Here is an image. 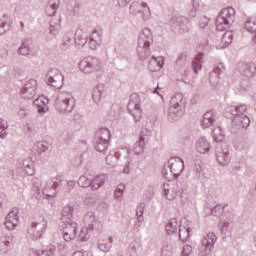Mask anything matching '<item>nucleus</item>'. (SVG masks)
Here are the masks:
<instances>
[{
  "label": "nucleus",
  "mask_w": 256,
  "mask_h": 256,
  "mask_svg": "<svg viewBox=\"0 0 256 256\" xmlns=\"http://www.w3.org/2000/svg\"><path fill=\"white\" fill-rule=\"evenodd\" d=\"M153 43V34L151 29L144 28L138 37L137 53L140 61L148 60V69L151 72L162 69L165 59L163 57L151 56V44Z\"/></svg>",
  "instance_id": "obj_1"
},
{
  "label": "nucleus",
  "mask_w": 256,
  "mask_h": 256,
  "mask_svg": "<svg viewBox=\"0 0 256 256\" xmlns=\"http://www.w3.org/2000/svg\"><path fill=\"white\" fill-rule=\"evenodd\" d=\"M218 227L222 237H229L235 227V212L228 214L226 217L221 218Z\"/></svg>",
  "instance_id": "obj_13"
},
{
  "label": "nucleus",
  "mask_w": 256,
  "mask_h": 256,
  "mask_svg": "<svg viewBox=\"0 0 256 256\" xmlns=\"http://www.w3.org/2000/svg\"><path fill=\"white\" fill-rule=\"evenodd\" d=\"M244 27H245L246 31H248V33H254V35L252 36V41L256 45V19L253 20V19L249 18L245 22Z\"/></svg>",
  "instance_id": "obj_42"
},
{
  "label": "nucleus",
  "mask_w": 256,
  "mask_h": 256,
  "mask_svg": "<svg viewBox=\"0 0 256 256\" xmlns=\"http://www.w3.org/2000/svg\"><path fill=\"white\" fill-rule=\"evenodd\" d=\"M59 0H49L48 6L46 8V13L49 17H53L55 13H57V9H59Z\"/></svg>",
  "instance_id": "obj_44"
},
{
  "label": "nucleus",
  "mask_w": 256,
  "mask_h": 256,
  "mask_svg": "<svg viewBox=\"0 0 256 256\" xmlns=\"http://www.w3.org/2000/svg\"><path fill=\"white\" fill-rule=\"evenodd\" d=\"M73 211H75L73 206H64L61 217L63 223H67L73 219Z\"/></svg>",
  "instance_id": "obj_45"
},
{
  "label": "nucleus",
  "mask_w": 256,
  "mask_h": 256,
  "mask_svg": "<svg viewBox=\"0 0 256 256\" xmlns=\"http://www.w3.org/2000/svg\"><path fill=\"white\" fill-rule=\"evenodd\" d=\"M105 181H107V177L105 176V174H99L97 176H94L93 178H91L90 188L92 189V191H97L105 185Z\"/></svg>",
  "instance_id": "obj_35"
},
{
  "label": "nucleus",
  "mask_w": 256,
  "mask_h": 256,
  "mask_svg": "<svg viewBox=\"0 0 256 256\" xmlns=\"http://www.w3.org/2000/svg\"><path fill=\"white\" fill-rule=\"evenodd\" d=\"M124 191H125V184L123 183L119 184L114 191V196L116 197V199H119V197H123Z\"/></svg>",
  "instance_id": "obj_56"
},
{
  "label": "nucleus",
  "mask_w": 256,
  "mask_h": 256,
  "mask_svg": "<svg viewBox=\"0 0 256 256\" xmlns=\"http://www.w3.org/2000/svg\"><path fill=\"white\" fill-rule=\"evenodd\" d=\"M196 151L201 155H207L211 151V143L207 141V138L201 137L197 140Z\"/></svg>",
  "instance_id": "obj_31"
},
{
  "label": "nucleus",
  "mask_w": 256,
  "mask_h": 256,
  "mask_svg": "<svg viewBox=\"0 0 256 256\" xmlns=\"http://www.w3.org/2000/svg\"><path fill=\"white\" fill-rule=\"evenodd\" d=\"M77 223L73 221L63 222L62 233L63 239L67 243H71L77 237Z\"/></svg>",
  "instance_id": "obj_17"
},
{
  "label": "nucleus",
  "mask_w": 256,
  "mask_h": 256,
  "mask_svg": "<svg viewBox=\"0 0 256 256\" xmlns=\"http://www.w3.org/2000/svg\"><path fill=\"white\" fill-rule=\"evenodd\" d=\"M233 23H235V8H223L216 18L217 31H227Z\"/></svg>",
  "instance_id": "obj_7"
},
{
  "label": "nucleus",
  "mask_w": 256,
  "mask_h": 256,
  "mask_svg": "<svg viewBox=\"0 0 256 256\" xmlns=\"http://www.w3.org/2000/svg\"><path fill=\"white\" fill-rule=\"evenodd\" d=\"M210 21H211V19H209V17H206V16L200 17V20L198 23L200 29H205V27H207L209 25Z\"/></svg>",
  "instance_id": "obj_57"
},
{
  "label": "nucleus",
  "mask_w": 256,
  "mask_h": 256,
  "mask_svg": "<svg viewBox=\"0 0 256 256\" xmlns=\"http://www.w3.org/2000/svg\"><path fill=\"white\" fill-rule=\"evenodd\" d=\"M63 185V180L61 179V176H57L55 178H52L51 180H48L46 185L43 188V194L47 197H55L57 195V192L59 191V187Z\"/></svg>",
  "instance_id": "obj_16"
},
{
  "label": "nucleus",
  "mask_w": 256,
  "mask_h": 256,
  "mask_svg": "<svg viewBox=\"0 0 256 256\" xmlns=\"http://www.w3.org/2000/svg\"><path fill=\"white\" fill-rule=\"evenodd\" d=\"M217 121V115L215 111L209 110L203 115L202 127L208 129V127H213Z\"/></svg>",
  "instance_id": "obj_32"
},
{
  "label": "nucleus",
  "mask_w": 256,
  "mask_h": 256,
  "mask_svg": "<svg viewBox=\"0 0 256 256\" xmlns=\"http://www.w3.org/2000/svg\"><path fill=\"white\" fill-rule=\"evenodd\" d=\"M181 225H182L181 222H179L177 218L170 219L165 226L167 235H173V233H177Z\"/></svg>",
  "instance_id": "obj_38"
},
{
  "label": "nucleus",
  "mask_w": 256,
  "mask_h": 256,
  "mask_svg": "<svg viewBox=\"0 0 256 256\" xmlns=\"http://www.w3.org/2000/svg\"><path fill=\"white\" fill-rule=\"evenodd\" d=\"M18 55H23L24 57H27V55H36V51L33 50V40L31 39H26L24 40L18 51H17Z\"/></svg>",
  "instance_id": "obj_24"
},
{
  "label": "nucleus",
  "mask_w": 256,
  "mask_h": 256,
  "mask_svg": "<svg viewBox=\"0 0 256 256\" xmlns=\"http://www.w3.org/2000/svg\"><path fill=\"white\" fill-rule=\"evenodd\" d=\"M47 231V220L45 217L39 216L38 219L31 222L28 228V235L32 241H37L43 237V233Z\"/></svg>",
  "instance_id": "obj_8"
},
{
  "label": "nucleus",
  "mask_w": 256,
  "mask_h": 256,
  "mask_svg": "<svg viewBox=\"0 0 256 256\" xmlns=\"http://www.w3.org/2000/svg\"><path fill=\"white\" fill-rule=\"evenodd\" d=\"M2 243L5 245V247H11L13 245V238L6 236L2 239Z\"/></svg>",
  "instance_id": "obj_60"
},
{
  "label": "nucleus",
  "mask_w": 256,
  "mask_h": 256,
  "mask_svg": "<svg viewBox=\"0 0 256 256\" xmlns=\"http://www.w3.org/2000/svg\"><path fill=\"white\" fill-rule=\"evenodd\" d=\"M90 237L89 228L87 227H83L78 234L79 241H89Z\"/></svg>",
  "instance_id": "obj_52"
},
{
  "label": "nucleus",
  "mask_w": 256,
  "mask_h": 256,
  "mask_svg": "<svg viewBox=\"0 0 256 256\" xmlns=\"http://www.w3.org/2000/svg\"><path fill=\"white\" fill-rule=\"evenodd\" d=\"M170 27L174 33H189V18L174 16L170 20Z\"/></svg>",
  "instance_id": "obj_14"
},
{
  "label": "nucleus",
  "mask_w": 256,
  "mask_h": 256,
  "mask_svg": "<svg viewBox=\"0 0 256 256\" xmlns=\"http://www.w3.org/2000/svg\"><path fill=\"white\" fill-rule=\"evenodd\" d=\"M193 248L190 245H185L182 250V256H191Z\"/></svg>",
  "instance_id": "obj_59"
},
{
  "label": "nucleus",
  "mask_w": 256,
  "mask_h": 256,
  "mask_svg": "<svg viewBox=\"0 0 256 256\" xmlns=\"http://www.w3.org/2000/svg\"><path fill=\"white\" fill-rule=\"evenodd\" d=\"M145 145H147V141H145V137L140 135L139 140L134 144V153L135 155H141L145 151Z\"/></svg>",
  "instance_id": "obj_43"
},
{
  "label": "nucleus",
  "mask_w": 256,
  "mask_h": 256,
  "mask_svg": "<svg viewBox=\"0 0 256 256\" xmlns=\"http://www.w3.org/2000/svg\"><path fill=\"white\" fill-rule=\"evenodd\" d=\"M216 161L222 167H227L231 163V150L227 143H220L215 148Z\"/></svg>",
  "instance_id": "obj_10"
},
{
  "label": "nucleus",
  "mask_w": 256,
  "mask_h": 256,
  "mask_svg": "<svg viewBox=\"0 0 256 256\" xmlns=\"http://www.w3.org/2000/svg\"><path fill=\"white\" fill-rule=\"evenodd\" d=\"M129 3H131V0H118L119 7H126Z\"/></svg>",
  "instance_id": "obj_63"
},
{
  "label": "nucleus",
  "mask_w": 256,
  "mask_h": 256,
  "mask_svg": "<svg viewBox=\"0 0 256 256\" xmlns=\"http://www.w3.org/2000/svg\"><path fill=\"white\" fill-rule=\"evenodd\" d=\"M101 97H103V86H96L93 88L92 98L96 105L101 103Z\"/></svg>",
  "instance_id": "obj_46"
},
{
  "label": "nucleus",
  "mask_w": 256,
  "mask_h": 256,
  "mask_svg": "<svg viewBox=\"0 0 256 256\" xmlns=\"http://www.w3.org/2000/svg\"><path fill=\"white\" fill-rule=\"evenodd\" d=\"M205 58V53L199 52L192 61L193 73L197 75L201 69H203V59Z\"/></svg>",
  "instance_id": "obj_37"
},
{
  "label": "nucleus",
  "mask_w": 256,
  "mask_h": 256,
  "mask_svg": "<svg viewBox=\"0 0 256 256\" xmlns=\"http://www.w3.org/2000/svg\"><path fill=\"white\" fill-rule=\"evenodd\" d=\"M30 113H31V110H29V108L21 107L18 109L17 115L19 119H26V117H29Z\"/></svg>",
  "instance_id": "obj_55"
},
{
  "label": "nucleus",
  "mask_w": 256,
  "mask_h": 256,
  "mask_svg": "<svg viewBox=\"0 0 256 256\" xmlns=\"http://www.w3.org/2000/svg\"><path fill=\"white\" fill-rule=\"evenodd\" d=\"M143 9H147V11L151 13V8H149L145 2L134 1L130 4L129 11L131 15H138V13H143Z\"/></svg>",
  "instance_id": "obj_30"
},
{
  "label": "nucleus",
  "mask_w": 256,
  "mask_h": 256,
  "mask_svg": "<svg viewBox=\"0 0 256 256\" xmlns=\"http://www.w3.org/2000/svg\"><path fill=\"white\" fill-rule=\"evenodd\" d=\"M111 247H113V236L101 238L98 241V249L102 253H109V251H111Z\"/></svg>",
  "instance_id": "obj_34"
},
{
  "label": "nucleus",
  "mask_w": 256,
  "mask_h": 256,
  "mask_svg": "<svg viewBox=\"0 0 256 256\" xmlns=\"http://www.w3.org/2000/svg\"><path fill=\"white\" fill-rule=\"evenodd\" d=\"M185 96L183 94L178 93L174 95L170 100V107L168 109V119L170 121H177L181 115H183V111H185Z\"/></svg>",
  "instance_id": "obj_5"
},
{
  "label": "nucleus",
  "mask_w": 256,
  "mask_h": 256,
  "mask_svg": "<svg viewBox=\"0 0 256 256\" xmlns=\"http://www.w3.org/2000/svg\"><path fill=\"white\" fill-rule=\"evenodd\" d=\"M233 213V210L227 208V205H221L217 204L211 209L210 215L213 217H218L221 221V219L227 217V215Z\"/></svg>",
  "instance_id": "obj_25"
},
{
  "label": "nucleus",
  "mask_w": 256,
  "mask_h": 256,
  "mask_svg": "<svg viewBox=\"0 0 256 256\" xmlns=\"http://www.w3.org/2000/svg\"><path fill=\"white\" fill-rule=\"evenodd\" d=\"M4 225L8 231H13L19 225V209L14 208L5 218Z\"/></svg>",
  "instance_id": "obj_20"
},
{
  "label": "nucleus",
  "mask_w": 256,
  "mask_h": 256,
  "mask_svg": "<svg viewBox=\"0 0 256 256\" xmlns=\"http://www.w3.org/2000/svg\"><path fill=\"white\" fill-rule=\"evenodd\" d=\"M65 81V77L61 74V71L57 68H50L46 74V83L53 89H61L63 87V83Z\"/></svg>",
  "instance_id": "obj_11"
},
{
  "label": "nucleus",
  "mask_w": 256,
  "mask_h": 256,
  "mask_svg": "<svg viewBox=\"0 0 256 256\" xmlns=\"http://www.w3.org/2000/svg\"><path fill=\"white\" fill-rule=\"evenodd\" d=\"M202 172H203V163L201 161L195 162L194 168H193L194 178L201 179Z\"/></svg>",
  "instance_id": "obj_50"
},
{
  "label": "nucleus",
  "mask_w": 256,
  "mask_h": 256,
  "mask_svg": "<svg viewBox=\"0 0 256 256\" xmlns=\"http://www.w3.org/2000/svg\"><path fill=\"white\" fill-rule=\"evenodd\" d=\"M84 221L92 231H101V229H103V225H101V222H99L97 216H95V213L93 212H88L84 216Z\"/></svg>",
  "instance_id": "obj_22"
},
{
  "label": "nucleus",
  "mask_w": 256,
  "mask_h": 256,
  "mask_svg": "<svg viewBox=\"0 0 256 256\" xmlns=\"http://www.w3.org/2000/svg\"><path fill=\"white\" fill-rule=\"evenodd\" d=\"M121 157H123V159H129L131 157V149L121 148L116 152L108 154L106 156V163L110 167H115V165H117V161H119Z\"/></svg>",
  "instance_id": "obj_15"
},
{
  "label": "nucleus",
  "mask_w": 256,
  "mask_h": 256,
  "mask_svg": "<svg viewBox=\"0 0 256 256\" xmlns=\"http://www.w3.org/2000/svg\"><path fill=\"white\" fill-rule=\"evenodd\" d=\"M75 105V97H73V94L67 91L60 93L54 102L56 111H58V113H61L62 115H66L67 113H73Z\"/></svg>",
  "instance_id": "obj_4"
},
{
  "label": "nucleus",
  "mask_w": 256,
  "mask_h": 256,
  "mask_svg": "<svg viewBox=\"0 0 256 256\" xmlns=\"http://www.w3.org/2000/svg\"><path fill=\"white\" fill-rule=\"evenodd\" d=\"M221 43L224 44L223 47H229V45L233 43V32H225L224 35L222 36Z\"/></svg>",
  "instance_id": "obj_49"
},
{
  "label": "nucleus",
  "mask_w": 256,
  "mask_h": 256,
  "mask_svg": "<svg viewBox=\"0 0 256 256\" xmlns=\"http://www.w3.org/2000/svg\"><path fill=\"white\" fill-rule=\"evenodd\" d=\"M7 123L0 119V139H7Z\"/></svg>",
  "instance_id": "obj_54"
},
{
  "label": "nucleus",
  "mask_w": 256,
  "mask_h": 256,
  "mask_svg": "<svg viewBox=\"0 0 256 256\" xmlns=\"http://www.w3.org/2000/svg\"><path fill=\"white\" fill-rule=\"evenodd\" d=\"M22 99H35L37 97V80L29 79L25 82L22 92Z\"/></svg>",
  "instance_id": "obj_18"
},
{
  "label": "nucleus",
  "mask_w": 256,
  "mask_h": 256,
  "mask_svg": "<svg viewBox=\"0 0 256 256\" xmlns=\"http://www.w3.org/2000/svg\"><path fill=\"white\" fill-rule=\"evenodd\" d=\"M175 65L183 77H189L190 71L187 68L189 66V54L187 52L180 53L175 61Z\"/></svg>",
  "instance_id": "obj_19"
},
{
  "label": "nucleus",
  "mask_w": 256,
  "mask_h": 256,
  "mask_svg": "<svg viewBox=\"0 0 256 256\" xmlns=\"http://www.w3.org/2000/svg\"><path fill=\"white\" fill-rule=\"evenodd\" d=\"M78 185L79 187H83L84 189H87V187H91V178L83 175L78 179Z\"/></svg>",
  "instance_id": "obj_51"
},
{
  "label": "nucleus",
  "mask_w": 256,
  "mask_h": 256,
  "mask_svg": "<svg viewBox=\"0 0 256 256\" xmlns=\"http://www.w3.org/2000/svg\"><path fill=\"white\" fill-rule=\"evenodd\" d=\"M79 69L84 75H96L97 79L103 77V64L97 57L88 56L79 62Z\"/></svg>",
  "instance_id": "obj_3"
},
{
  "label": "nucleus",
  "mask_w": 256,
  "mask_h": 256,
  "mask_svg": "<svg viewBox=\"0 0 256 256\" xmlns=\"http://www.w3.org/2000/svg\"><path fill=\"white\" fill-rule=\"evenodd\" d=\"M128 251L130 253V256H137V248L135 247V245L130 244Z\"/></svg>",
  "instance_id": "obj_61"
},
{
  "label": "nucleus",
  "mask_w": 256,
  "mask_h": 256,
  "mask_svg": "<svg viewBox=\"0 0 256 256\" xmlns=\"http://www.w3.org/2000/svg\"><path fill=\"white\" fill-rule=\"evenodd\" d=\"M127 109L136 123L141 121V117H143V112L141 111V98H139L138 94H132L130 96Z\"/></svg>",
  "instance_id": "obj_12"
},
{
  "label": "nucleus",
  "mask_w": 256,
  "mask_h": 256,
  "mask_svg": "<svg viewBox=\"0 0 256 256\" xmlns=\"http://www.w3.org/2000/svg\"><path fill=\"white\" fill-rule=\"evenodd\" d=\"M189 17H191L192 19H194V17H197V9L192 8L189 12H188Z\"/></svg>",
  "instance_id": "obj_64"
},
{
  "label": "nucleus",
  "mask_w": 256,
  "mask_h": 256,
  "mask_svg": "<svg viewBox=\"0 0 256 256\" xmlns=\"http://www.w3.org/2000/svg\"><path fill=\"white\" fill-rule=\"evenodd\" d=\"M163 195L168 201H173L179 193V184L178 183H164L162 185Z\"/></svg>",
  "instance_id": "obj_21"
},
{
  "label": "nucleus",
  "mask_w": 256,
  "mask_h": 256,
  "mask_svg": "<svg viewBox=\"0 0 256 256\" xmlns=\"http://www.w3.org/2000/svg\"><path fill=\"white\" fill-rule=\"evenodd\" d=\"M239 71L241 75H244V77H255L256 74V65L255 63H242L240 65Z\"/></svg>",
  "instance_id": "obj_29"
},
{
  "label": "nucleus",
  "mask_w": 256,
  "mask_h": 256,
  "mask_svg": "<svg viewBox=\"0 0 256 256\" xmlns=\"http://www.w3.org/2000/svg\"><path fill=\"white\" fill-rule=\"evenodd\" d=\"M145 211V203L141 202L136 208V216L138 217V223H143V213Z\"/></svg>",
  "instance_id": "obj_53"
},
{
  "label": "nucleus",
  "mask_w": 256,
  "mask_h": 256,
  "mask_svg": "<svg viewBox=\"0 0 256 256\" xmlns=\"http://www.w3.org/2000/svg\"><path fill=\"white\" fill-rule=\"evenodd\" d=\"M103 43V33L94 30L89 39V47L92 51H95L97 48L101 47Z\"/></svg>",
  "instance_id": "obj_27"
},
{
  "label": "nucleus",
  "mask_w": 256,
  "mask_h": 256,
  "mask_svg": "<svg viewBox=\"0 0 256 256\" xmlns=\"http://www.w3.org/2000/svg\"><path fill=\"white\" fill-rule=\"evenodd\" d=\"M34 105L37 108V111L40 115L43 113H47V111H49V98L43 95L39 96L34 100Z\"/></svg>",
  "instance_id": "obj_28"
},
{
  "label": "nucleus",
  "mask_w": 256,
  "mask_h": 256,
  "mask_svg": "<svg viewBox=\"0 0 256 256\" xmlns=\"http://www.w3.org/2000/svg\"><path fill=\"white\" fill-rule=\"evenodd\" d=\"M111 139V131L107 128H100L94 138V147L99 153H105L109 148V141Z\"/></svg>",
  "instance_id": "obj_9"
},
{
  "label": "nucleus",
  "mask_w": 256,
  "mask_h": 256,
  "mask_svg": "<svg viewBox=\"0 0 256 256\" xmlns=\"http://www.w3.org/2000/svg\"><path fill=\"white\" fill-rule=\"evenodd\" d=\"M225 71V65L223 63L215 64L213 67V71L209 73V81L211 85L215 86L219 83V79H221V73Z\"/></svg>",
  "instance_id": "obj_23"
},
{
  "label": "nucleus",
  "mask_w": 256,
  "mask_h": 256,
  "mask_svg": "<svg viewBox=\"0 0 256 256\" xmlns=\"http://www.w3.org/2000/svg\"><path fill=\"white\" fill-rule=\"evenodd\" d=\"M73 43H75L73 32H69L63 37L62 49H69Z\"/></svg>",
  "instance_id": "obj_47"
},
{
  "label": "nucleus",
  "mask_w": 256,
  "mask_h": 256,
  "mask_svg": "<svg viewBox=\"0 0 256 256\" xmlns=\"http://www.w3.org/2000/svg\"><path fill=\"white\" fill-rule=\"evenodd\" d=\"M178 231L179 239L182 241V243H185V241H189V239H191V227H189V224L180 225Z\"/></svg>",
  "instance_id": "obj_39"
},
{
  "label": "nucleus",
  "mask_w": 256,
  "mask_h": 256,
  "mask_svg": "<svg viewBox=\"0 0 256 256\" xmlns=\"http://www.w3.org/2000/svg\"><path fill=\"white\" fill-rule=\"evenodd\" d=\"M247 105L240 104L238 106H228L225 109V115L228 118L233 117L232 123L238 129H247L251 125V119L247 116Z\"/></svg>",
  "instance_id": "obj_2"
},
{
  "label": "nucleus",
  "mask_w": 256,
  "mask_h": 256,
  "mask_svg": "<svg viewBox=\"0 0 256 256\" xmlns=\"http://www.w3.org/2000/svg\"><path fill=\"white\" fill-rule=\"evenodd\" d=\"M24 169H25L26 173H27L28 175H30V176H33L34 173H35V171H34L33 169H31V166H30V165H26V166L24 167Z\"/></svg>",
  "instance_id": "obj_62"
},
{
  "label": "nucleus",
  "mask_w": 256,
  "mask_h": 256,
  "mask_svg": "<svg viewBox=\"0 0 256 256\" xmlns=\"http://www.w3.org/2000/svg\"><path fill=\"white\" fill-rule=\"evenodd\" d=\"M88 35L83 29L78 28L75 32L74 42L78 47H84L87 44Z\"/></svg>",
  "instance_id": "obj_36"
},
{
  "label": "nucleus",
  "mask_w": 256,
  "mask_h": 256,
  "mask_svg": "<svg viewBox=\"0 0 256 256\" xmlns=\"http://www.w3.org/2000/svg\"><path fill=\"white\" fill-rule=\"evenodd\" d=\"M79 1L77 0H69L67 9L72 13V15H78L79 14Z\"/></svg>",
  "instance_id": "obj_48"
},
{
  "label": "nucleus",
  "mask_w": 256,
  "mask_h": 256,
  "mask_svg": "<svg viewBox=\"0 0 256 256\" xmlns=\"http://www.w3.org/2000/svg\"><path fill=\"white\" fill-rule=\"evenodd\" d=\"M215 243H217V235L215 233L210 232L202 239V247L206 253H209L214 247Z\"/></svg>",
  "instance_id": "obj_26"
},
{
  "label": "nucleus",
  "mask_w": 256,
  "mask_h": 256,
  "mask_svg": "<svg viewBox=\"0 0 256 256\" xmlns=\"http://www.w3.org/2000/svg\"><path fill=\"white\" fill-rule=\"evenodd\" d=\"M59 31H61V16L54 17L50 21V29H49L50 35H53V37H55V35H57Z\"/></svg>",
  "instance_id": "obj_40"
},
{
  "label": "nucleus",
  "mask_w": 256,
  "mask_h": 256,
  "mask_svg": "<svg viewBox=\"0 0 256 256\" xmlns=\"http://www.w3.org/2000/svg\"><path fill=\"white\" fill-rule=\"evenodd\" d=\"M174 176V179L179 178L181 173L185 171V162L181 157H171L166 163H164L162 169V175L165 179H169V171Z\"/></svg>",
  "instance_id": "obj_6"
},
{
  "label": "nucleus",
  "mask_w": 256,
  "mask_h": 256,
  "mask_svg": "<svg viewBox=\"0 0 256 256\" xmlns=\"http://www.w3.org/2000/svg\"><path fill=\"white\" fill-rule=\"evenodd\" d=\"M51 150V143L48 141H40L34 146V151L38 153V155H43V153H47Z\"/></svg>",
  "instance_id": "obj_41"
},
{
  "label": "nucleus",
  "mask_w": 256,
  "mask_h": 256,
  "mask_svg": "<svg viewBox=\"0 0 256 256\" xmlns=\"http://www.w3.org/2000/svg\"><path fill=\"white\" fill-rule=\"evenodd\" d=\"M97 199L93 196H88L84 199V205H86V207H91V205H94V203H96Z\"/></svg>",
  "instance_id": "obj_58"
},
{
  "label": "nucleus",
  "mask_w": 256,
  "mask_h": 256,
  "mask_svg": "<svg viewBox=\"0 0 256 256\" xmlns=\"http://www.w3.org/2000/svg\"><path fill=\"white\" fill-rule=\"evenodd\" d=\"M13 27V17L11 15L4 14L0 24V35L9 33V30Z\"/></svg>",
  "instance_id": "obj_33"
}]
</instances>
